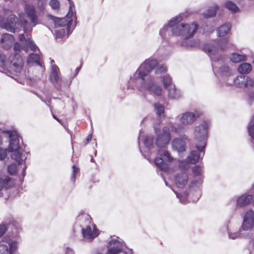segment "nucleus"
I'll return each mask as SVG.
<instances>
[{"label":"nucleus","mask_w":254,"mask_h":254,"mask_svg":"<svg viewBox=\"0 0 254 254\" xmlns=\"http://www.w3.org/2000/svg\"><path fill=\"white\" fill-rule=\"evenodd\" d=\"M25 12L19 14V20L15 15L9 14L7 17L8 22L10 26L13 25L14 29L11 32H18L20 28H22L25 33L30 32L33 27L38 23L36 10L33 5L26 4Z\"/></svg>","instance_id":"nucleus-1"},{"label":"nucleus","mask_w":254,"mask_h":254,"mask_svg":"<svg viewBox=\"0 0 254 254\" xmlns=\"http://www.w3.org/2000/svg\"><path fill=\"white\" fill-rule=\"evenodd\" d=\"M74 230L81 232L82 241L91 242L95 238V225L92 223V218L87 213H81L77 215Z\"/></svg>","instance_id":"nucleus-2"},{"label":"nucleus","mask_w":254,"mask_h":254,"mask_svg":"<svg viewBox=\"0 0 254 254\" xmlns=\"http://www.w3.org/2000/svg\"><path fill=\"white\" fill-rule=\"evenodd\" d=\"M183 20L181 16H176L172 18L167 26L172 28V34L176 36H181L186 39L191 38L196 33L199 25L195 22L190 23H180Z\"/></svg>","instance_id":"nucleus-3"},{"label":"nucleus","mask_w":254,"mask_h":254,"mask_svg":"<svg viewBox=\"0 0 254 254\" xmlns=\"http://www.w3.org/2000/svg\"><path fill=\"white\" fill-rule=\"evenodd\" d=\"M4 132L9 135V144L8 150L13 152L11 158L15 160L19 164L22 163L26 158L28 153L23 151L19 145V138L17 131L15 130H6Z\"/></svg>","instance_id":"nucleus-4"},{"label":"nucleus","mask_w":254,"mask_h":254,"mask_svg":"<svg viewBox=\"0 0 254 254\" xmlns=\"http://www.w3.org/2000/svg\"><path fill=\"white\" fill-rule=\"evenodd\" d=\"M26 51L25 45L21 43H15L14 46V54H11L8 59V66L9 72L17 75L23 69V61L21 56L18 53L21 50Z\"/></svg>","instance_id":"nucleus-5"},{"label":"nucleus","mask_w":254,"mask_h":254,"mask_svg":"<svg viewBox=\"0 0 254 254\" xmlns=\"http://www.w3.org/2000/svg\"><path fill=\"white\" fill-rule=\"evenodd\" d=\"M69 3V7L68 12L64 18H59L53 16H50L51 19L53 20L56 28H64L67 35L70 33L71 26L72 24V16L75 13L74 3L72 0L68 1Z\"/></svg>","instance_id":"nucleus-6"},{"label":"nucleus","mask_w":254,"mask_h":254,"mask_svg":"<svg viewBox=\"0 0 254 254\" xmlns=\"http://www.w3.org/2000/svg\"><path fill=\"white\" fill-rule=\"evenodd\" d=\"M208 127L209 123L204 121L201 124L196 127L194 130L195 137L197 140L196 148L198 150L199 153L202 152L203 155H204L203 149L206 145Z\"/></svg>","instance_id":"nucleus-7"},{"label":"nucleus","mask_w":254,"mask_h":254,"mask_svg":"<svg viewBox=\"0 0 254 254\" xmlns=\"http://www.w3.org/2000/svg\"><path fill=\"white\" fill-rule=\"evenodd\" d=\"M60 69L58 66L53 65L49 79L58 90L62 91L64 89L68 88L71 83V79L68 80L64 78H60Z\"/></svg>","instance_id":"nucleus-8"},{"label":"nucleus","mask_w":254,"mask_h":254,"mask_svg":"<svg viewBox=\"0 0 254 254\" xmlns=\"http://www.w3.org/2000/svg\"><path fill=\"white\" fill-rule=\"evenodd\" d=\"M162 133L158 134L156 140V144L158 147L162 148L167 145L171 140L170 128L164 127L162 128Z\"/></svg>","instance_id":"nucleus-9"},{"label":"nucleus","mask_w":254,"mask_h":254,"mask_svg":"<svg viewBox=\"0 0 254 254\" xmlns=\"http://www.w3.org/2000/svg\"><path fill=\"white\" fill-rule=\"evenodd\" d=\"M254 224V212L251 210L248 211L244 217L242 228L244 230H248L253 228Z\"/></svg>","instance_id":"nucleus-10"},{"label":"nucleus","mask_w":254,"mask_h":254,"mask_svg":"<svg viewBox=\"0 0 254 254\" xmlns=\"http://www.w3.org/2000/svg\"><path fill=\"white\" fill-rule=\"evenodd\" d=\"M188 180V174L185 172L178 173L175 177L176 185L180 188H183L187 185Z\"/></svg>","instance_id":"nucleus-11"},{"label":"nucleus","mask_w":254,"mask_h":254,"mask_svg":"<svg viewBox=\"0 0 254 254\" xmlns=\"http://www.w3.org/2000/svg\"><path fill=\"white\" fill-rule=\"evenodd\" d=\"M13 41V36L7 33L3 34L0 39V43L2 47L6 50H8L11 47Z\"/></svg>","instance_id":"nucleus-12"},{"label":"nucleus","mask_w":254,"mask_h":254,"mask_svg":"<svg viewBox=\"0 0 254 254\" xmlns=\"http://www.w3.org/2000/svg\"><path fill=\"white\" fill-rule=\"evenodd\" d=\"M147 91L151 93H153L157 96H160L162 94V88L160 86L154 84L149 79L148 82H145V85Z\"/></svg>","instance_id":"nucleus-13"},{"label":"nucleus","mask_w":254,"mask_h":254,"mask_svg":"<svg viewBox=\"0 0 254 254\" xmlns=\"http://www.w3.org/2000/svg\"><path fill=\"white\" fill-rule=\"evenodd\" d=\"M122 249V244L118 241H113L111 247L108 250L106 254H118Z\"/></svg>","instance_id":"nucleus-14"},{"label":"nucleus","mask_w":254,"mask_h":254,"mask_svg":"<svg viewBox=\"0 0 254 254\" xmlns=\"http://www.w3.org/2000/svg\"><path fill=\"white\" fill-rule=\"evenodd\" d=\"M14 185L13 180L7 176L0 177V191L3 189H8Z\"/></svg>","instance_id":"nucleus-15"},{"label":"nucleus","mask_w":254,"mask_h":254,"mask_svg":"<svg viewBox=\"0 0 254 254\" xmlns=\"http://www.w3.org/2000/svg\"><path fill=\"white\" fill-rule=\"evenodd\" d=\"M253 199L252 195L243 194L239 196L237 201V206L242 207L249 204Z\"/></svg>","instance_id":"nucleus-16"},{"label":"nucleus","mask_w":254,"mask_h":254,"mask_svg":"<svg viewBox=\"0 0 254 254\" xmlns=\"http://www.w3.org/2000/svg\"><path fill=\"white\" fill-rule=\"evenodd\" d=\"M195 120V116L193 113L187 112L183 114L181 121L183 124L187 125L191 124Z\"/></svg>","instance_id":"nucleus-17"},{"label":"nucleus","mask_w":254,"mask_h":254,"mask_svg":"<svg viewBox=\"0 0 254 254\" xmlns=\"http://www.w3.org/2000/svg\"><path fill=\"white\" fill-rule=\"evenodd\" d=\"M3 242L7 243L9 246V249L8 250L9 254H14L16 251L18 243L16 241H12L9 237H4L2 239Z\"/></svg>","instance_id":"nucleus-18"},{"label":"nucleus","mask_w":254,"mask_h":254,"mask_svg":"<svg viewBox=\"0 0 254 254\" xmlns=\"http://www.w3.org/2000/svg\"><path fill=\"white\" fill-rule=\"evenodd\" d=\"M172 145L179 152L185 151V143L181 139H174L172 141Z\"/></svg>","instance_id":"nucleus-19"},{"label":"nucleus","mask_w":254,"mask_h":254,"mask_svg":"<svg viewBox=\"0 0 254 254\" xmlns=\"http://www.w3.org/2000/svg\"><path fill=\"white\" fill-rule=\"evenodd\" d=\"M27 62L29 64L35 63L37 65L42 66L41 56L39 54L33 53L30 54L27 60Z\"/></svg>","instance_id":"nucleus-20"},{"label":"nucleus","mask_w":254,"mask_h":254,"mask_svg":"<svg viewBox=\"0 0 254 254\" xmlns=\"http://www.w3.org/2000/svg\"><path fill=\"white\" fill-rule=\"evenodd\" d=\"M200 158V154L199 152L195 150H192L190 152V154L188 156V160L189 163L195 164L198 162Z\"/></svg>","instance_id":"nucleus-21"},{"label":"nucleus","mask_w":254,"mask_h":254,"mask_svg":"<svg viewBox=\"0 0 254 254\" xmlns=\"http://www.w3.org/2000/svg\"><path fill=\"white\" fill-rule=\"evenodd\" d=\"M202 50L205 53L209 55H215L217 53V48L211 44L203 45Z\"/></svg>","instance_id":"nucleus-22"},{"label":"nucleus","mask_w":254,"mask_h":254,"mask_svg":"<svg viewBox=\"0 0 254 254\" xmlns=\"http://www.w3.org/2000/svg\"><path fill=\"white\" fill-rule=\"evenodd\" d=\"M154 108L157 117L159 119L161 120L164 119V106L160 104L159 103H156L154 105Z\"/></svg>","instance_id":"nucleus-23"},{"label":"nucleus","mask_w":254,"mask_h":254,"mask_svg":"<svg viewBox=\"0 0 254 254\" xmlns=\"http://www.w3.org/2000/svg\"><path fill=\"white\" fill-rule=\"evenodd\" d=\"M138 75L139 78L142 79L144 81V84L145 85V82H148L149 78L151 80V77L148 75L150 71H147V70L144 69V68H142V65L138 69Z\"/></svg>","instance_id":"nucleus-24"},{"label":"nucleus","mask_w":254,"mask_h":254,"mask_svg":"<svg viewBox=\"0 0 254 254\" xmlns=\"http://www.w3.org/2000/svg\"><path fill=\"white\" fill-rule=\"evenodd\" d=\"M252 69V67L251 64L244 63L241 64L238 68L239 72L243 74L249 73Z\"/></svg>","instance_id":"nucleus-25"},{"label":"nucleus","mask_w":254,"mask_h":254,"mask_svg":"<svg viewBox=\"0 0 254 254\" xmlns=\"http://www.w3.org/2000/svg\"><path fill=\"white\" fill-rule=\"evenodd\" d=\"M231 30V25L225 24L221 26L217 30L219 37L224 36L227 35Z\"/></svg>","instance_id":"nucleus-26"},{"label":"nucleus","mask_w":254,"mask_h":254,"mask_svg":"<svg viewBox=\"0 0 254 254\" xmlns=\"http://www.w3.org/2000/svg\"><path fill=\"white\" fill-rule=\"evenodd\" d=\"M157 64V62L155 60H149L145 62L141 65L142 68L147 71H151Z\"/></svg>","instance_id":"nucleus-27"},{"label":"nucleus","mask_w":254,"mask_h":254,"mask_svg":"<svg viewBox=\"0 0 254 254\" xmlns=\"http://www.w3.org/2000/svg\"><path fill=\"white\" fill-rule=\"evenodd\" d=\"M13 25L11 26L8 22V18L5 20L2 16H0V27L5 29L8 31H12L13 30L12 27Z\"/></svg>","instance_id":"nucleus-28"},{"label":"nucleus","mask_w":254,"mask_h":254,"mask_svg":"<svg viewBox=\"0 0 254 254\" xmlns=\"http://www.w3.org/2000/svg\"><path fill=\"white\" fill-rule=\"evenodd\" d=\"M154 162L156 166L162 171H167L168 170L167 165L165 163L163 159L161 158H156Z\"/></svg>","instance_id":"nucleus-29"},{"label":"nucleus","mask_w":254,"mask_h":254,"mask_svg":"<svg viewBox=\"0 0 254 254\" xmlns=\"http://www.w3.org/2000/svg\"><path fill=\"white\" fill-rule=\"evenodd\" d=\"M231 60L233 63H239L246 61L247 60V57L244 55L233 53L231 56Z\"/></svg>","instance_id":"nucleus-30"},{"label":"nucleus","mask_w":254,"mask_h":254,"mask_svg":"<svg viewBox=\"0 0 254 254\" xmlns=\"http://www.w3.org/2000/svg\"><path fill=\"white\" fill-rule=\"evenodd\" d=\"M161 79L165 89H169L175 86L172 84V78L169 75H166L163 76L161 77Z\"/></svg>","instance_id":"nucleus-31"},{"label":"nucleus","mask_w":254,"mask_h":254,"mask_svg":"<svg viewBox=\"0 0 254 254\" xmlns=\"http://www.w3.org/2000/svg\"><path fill=\"white\" fill-rule=\"evenodd\" d=\"M246 75H241L238 76L234 80V83L239 87H245Z\"/></svg>","instance_id":"nucleus-32"},{"label":"nucleus","mask_w":254,"mask_h":254,"mask_svg":"<svg viewBox=\"0 0 254 254\" xmlns=\"http://www.w3.org/2000/svg\"><path fill=\"white\" fill-rule=\"evenodd\" d=\"M168 91L169 96L172 99H178L180 96V93L179 90L176 89L175 86L167 89Z\"/></svg>","instance_id":"nucleus-33"},{"label":"nucleus","mask_w":254,"mask_h":254,"mask_svg":"<svg viewBox=\"0 0 254 254\" xmlns=\"http://www.w3.org/2000/svg\"><path fill=\"white\" fill-rule=\"evenodd\" d=\"M218 9V6H215L213 8H209L203 14L205 18H210L215 16L216 11Z\"/></svg>","instance_id":"nucleus-34"},{"label":"nucleus","mask_w":254,"mask_h":254,"mask_svg":"<svg viewBox=\"0 0 254 254\" xmlns=\"http://www.w3.org/2000/svg\"><path fill=\"white\" fill-rule=\"evenodd\" d=\"M225 6L233 12L239 11V8L236 4L232 1H228L225 3Z\"/></svg>","instance_id":"nucleus-35"},{"label":"nucleus","mask_w":254,"mask_h":254,"mask_svg":"<svg viewBox=\"0 0 254 254\" xmlns=\"http://www.w3.org/2000/svg\"><path fill=\"white\" fill-rule=\"evenodd\" d=\"M29 48L31 50L33 51H35L36 49L37 48V46L34 43L32 40L28 38V40H26V45H25V49L26 51L27 50V48Z\"/></svg>","instance_id":"nucleus-36"},{"label":"nucleus","mask_w":254,"mask_h":254,"mask_svg":"<svg viewBox=\"0 0 254 254\" xmlns=\"http://www.w3.org/2000/svg\"><path fill=\"white\" fill-rule=\"evenodd\" d=\"M229 42L228 38H224L219 40L218 42V45L222 50H225L227 49V45Z\"/></svg>","instance_id":"nucleus-37"},{"label":"nucleus","mask_w":254,"mask_h":254,"mask_svg":"<svg viewBox=\"0 0 254 254\" xmlns=\"http://www.w3.org/2000/svg\"><path fill=\"white\" fill-rule=\"evenodd\" d=\"M66 29L64 28L57 29L55 30L56 38V39H62L63 38L65 33Z\"/></svg>","instance_id":"nucleus-38"},{"label":"nucleus","mask_w":254,"mask_h":254,"mask_svg":"<svg viewBox=\"0 0 254 254\" xmlns=\"http://www.w3.org/2000/svg\"><path fill=\"white\" fill-rule=\"evenodd\" d=\"M192 172L194 176H200L203 173V171L201 167L198 165H196L192 168Z\"/></svg>","instance_id":"nucleus-39"},{"label":"nucleus","mask_w":254,"mask_h":254,"mask_svg":"<svg viewBox=\"0 0 254 254\" xmlns=\"http://www.w3.org/2000/svg\"><path fill=\"white\" fill-rule=\"evenodd\" d=\"M79 172V168L77 167L75 165L72 166V173L71 176V180L74 183L75 181V179L77 174Z\"/></svg>","instance_id":"nucleus-40"},{"label":"nucleus","mask_w":254,"mask_h":254,"mask_svg":"<svg viewBox=\"0 0 254 254\" xmlns=\"http://www.w3.org/2000/svg\"><path fill=\"white\" fill-rule=\"evenodd\" d=\"M8 173L11 175H14L17 172V166L15 164H11L7 167Z\"/></svg>","instance_id":"nucleus-41"},{"label":"nucleus","mask_w":254,"mask_h":254,"mask_svg":"<svg viewBox=\"0 0 254 254\" xmlns=\"http://www.w3.org/2000/svg\"><path fill=\"white\" fill-rule=\"evenodd\" d=\"M254 87V79L246 75L245 87Z\"/></svg>","instance_id":"nucleus-42"},{"label":"nucleus","mask_w":254,"mask_h":254,"mask_svg":"<svg viewBox=\"0 0 254 254\" xmlns=\"http://www.w3.org/2000/svg\"><path fill=\"white\" fill-rule=\"evenodd\" d=\"M49 4L55 10L59 9L60 7V2L58 0H51Z\"/></svg>","instance_id":"nucleus-43"},{"label":"nucleus","mask_w":254,"mask_h":254,"mask_svg":"<svg viewBox=\"0 0 254 254\" xmlns=\"http://www.w3.org/2000/svg\"><path fill=\"white\" fill-rule=\"evenodd\" d=\"M169 126L172 131H174L176 133H179L183 130V127L181 126H179L177 127H175L172 123L170 124Z\"/></svg>","instance_id":"nucleus-44"},{"label":"nucleus","mask_w":254,"mask_h":254,"mask_svg":"<svg viewBox=\"0 0 254 254\" xmlns=\"http://www.w3.org/2000/svg\"><path fill=\"white\" fill-rule=\"evenodd\" d=\"M8 247L4 244L0 245V254H8Z\"/></svg>","instance_id":"nucleus-45"},{"label":"nucleus","mask_w":254,"mask_h":254,"mask_svg":"<svg viewBox=\"0 0 254 254\" xmlns=\"http://www.w3.org/2000/svg\"><path fill=\"white\" fill-rule=\"evenodd\" d=\"M6 62V57L0 51V67H3L5 66Z\"/></svg>","instance_id":"nucleus-46"},{"label":"nucleus","mask_w":254,"mask_h":254,"mask_svg":"<svg viewBox=\"0 0 254 254\" xmlns=\"http://www.w3.org/2000/svg\"><path fill=\"white\" fill-rule=\"evenodd\" d=\"M167 70V66L164 65H160L157 66L156 72L161 73L166 72Z\"/></svg>","instance_id":"nucleus-47"},{"label":"nucleus","mask_w":254,"mask_h":254,"mask_svg":"<svg viewBox=\"0 0 254 254\" xmlns=\"http://www.w3.org/2000/svg\"><path fill=\"white\" fill-rule=\"evenodd\" d=\"M7 149L0 147V160H4L7 156Z\"/></svg>","instance_id":"nucleus-48"},{"label":"nucleus","mask_w":254,"mask_h":254,"mask_svg":"<svg viewBox=\"0 0 254 254\" xmlns=\"http://www.w3.org/2000/svg\"><path fill=\"white\" fill-rule=\"evenodd\" d=\"M248 132L252 138L254 139V123L249 126Z\"/></svg>","instance_id":"nucleus-49"},{"label":"nucleus","mask_w":254,"mask_h":254,"mask_svg":"<svg viewBox=\"0 0 254 254\" xmlns=\"http://www.w3.org/2000/svg\"><path fill=\"white\" fill-rule=\"evenodd\" d=\"M153 137L152 136H147L145 138L144 142V143L146 145L152 144L153 142Z\"/></svg>","instance_id":"nucleus-50"},{"label":"nucleus","mask_w":254,"mask_h":254,"mask_svg":"<svg viewBox=\"0 0 254 254\" xmlns=\"http://www.w3.org/2000/svg\"><path fill=\"white\" fill-rule=\"evenodd\" d=\"M38 2V6L40 9H42L44 8V5L46 4V0H36Z\"/></svg>","instance_id":"nucleus-51"},{"label":"nucleus","mask_w":254,"mask_h":254,"mask_svg":"<svg viewBox=\"0 0 254 254\" xmlns=\"http://www.w3.org/2000/svg\"><path fill=\"white\" fill-rule=\"evenodd\" d=\"M18 40L20 41V43L23 44L24 43L26 45V40H28V38L27 39H25L24 35L23 34H19L18 36Z\"/></svg>","instance_id":"nucleus-52"},{"label":"nucleus","mask_w":254,"mask_h":254,"mask_svg":"<svg viewBox=\"0 0 254 254\" xmlns=\"http://www.w3.org/2000/svg\"><path fill=\"white\" fill-rule=\"evenodd\" d=\"M7 226L6 225H0V237H1L6 230Z\"/></svg>","instance_id":"nucleus-53"},{"label":"nucleus","mask_w":254,"mask_h":254,"mask_svg":"<svg viewBox=\"0 0 254 254\" xmlns=\"http://www.w3.org/2000/svg\"><path fill=\"white\" fill-rule=\"evenodd\" d=\"M200 45V42L198 40H194L193 42L190 45V47H197Z\"/></svg>","instance_id":"nucleus-54"},{"label":"nucleus","mask_w":254,"mask_h":254,"mask_svg":"<svg viewBox=\"0 0 254 254\" xmlns=\"http://www.w3.org/2000/svg\"><path fill=\"white\" fill-rule=\"evenodd\" d=\"M80 69V67H77L75 70V72L74 73V74H73V75L71 76L70 77H69V80H70V79H71V81L72 80V79L75 77L76 76V75L78 74L79 70Z\"/></svg>","instance_id":"nucleus-55"},{"label":"nucleus","mask_w":254,"mask_h":254,"mask_svg":"<svg viewBox=\"0 0 254 254\" xmlns=\"http://www.w3.org/2000/svg\"><path fill=\"white\" fill-rule=\"evenodd\" d=\"M179 167L182 169H186L188 167V163L186 162L185 161H182L180 163Z\"/></svg>","instance_id":"nucleus-56"},{"label":"nucleus","mask_w":254,"mask_h":254,"mask_svg":"<svg viewBox=\"0 0 254 254\" xmlns=\"http://www.w3.org/2000/svg\"><path fill=\"white\" fill-rule=\"evenodd\" d=\"M65 254H75L73 249L70 248H67L66 249Z\"/></svg>","instance_id":"nucleus-57"},{"label":"nucleus","mask_w":254,"mask_h":254,"mask_svg":"<svg viewBox=\"0 0 254 254\" xmlns=\"http://www.w3.org/2000/svg\"><path fill=\"white\" fill-rule=\"evenodd\" d=\"M163 155L167 157L168 158V160L169 161H171L172 160H173V159L170 157V154L168 151H166V150L164 151V153H163Z\"/></svg>","instance_id":"nucleus-58"},{"label":"nucleus","mask_w":254,"mask_h":254,"mask_svg":"<svg viewBox=\"0 0 254 254\" xmlns=\"http://www.w3.org/2000/svg\"><path fill=\"white\" fill-rule=\"evenodd\" d=\"M91 137H92L91 134H89L87 136V137H86V138L85 139L86 142H84L85 144H87L91 140Z\"/></svg>","instance_id":"nucleus-59"},{"label":"nucleus","mask_w":254,"mask_h":254,"mask_svg":"<svg viewBox=\"0 0 254 254\" xmlns=\"http://www.w3.org/2000/svg\"><path fill=\"white\" fill-rule=\"evenodd\" d=\"M12 225L15 227V228L18 230L20 228V225L17 223L15 221L12 222Z\"/></svg>","instance_id":"nucleus-60"},{"label":"nucleus","mask_w":254,"mask_h":254,"mask_svg":"<svg viewBox=\"0 0 254 254\" xmlns=\"http://www.w3.org/2000/svg\"><path fill=\"white\" fill-rule=\"evenodd\" d=\"M26 169V166H24V168L22 170V177L23 178H24V177L25 176V170Z\"/></svg>","instance_id":"nucleus-61"},{"label":"nucleus","mask_w":254,"mask_h":254,"mask_svg":"<svg viewBox=\"0 0 254 254\" xmlns=\"http://www.w3.org/2000/svg\"><path fill=\"white\" fill-rule=\"evenodd\" d=\"M3 12L5 13V14H6L7 13H9V12H11L10 11H9L8 9L5 8H4L3 9Z\"/></svg>","instance_id":"nucleus-62"},{"label":"nucleus","mask_w":254,"mask_h":254,"mask_svg":"<svg viewBox=\"0 0 254 254\" xmlns=\"http://www.w3.org/2000/svg\"><path fill=\"white\" fill-rule=\"evenodd\" d=\"M53 116L55 120H56L60 123L62 124L61 120H59L55 115H53Z\"/></svg>","instance_id":"nucleus-63"},{"label":"nucleus","mask_w":254,"mask_h":254,"mask_svg":"<svg viewBox=\"0 0 254 254\" xmlns=\"http://www.w3.org/2000/svg\"><path fill=\"white\" fill-rule=\"evenodd\" d=\"M51 64L52 67H53V65H56V64H55V61H54V60H51Z\"/></svg>","instance_id":"nucleus-64"}]
</instances>
